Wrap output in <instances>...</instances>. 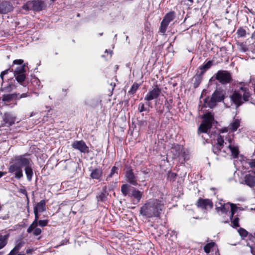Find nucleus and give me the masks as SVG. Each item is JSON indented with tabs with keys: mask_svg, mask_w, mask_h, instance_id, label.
<instances>
[{
	"mask_svg": "<svg viewBox=\"0 0 255 255\" xmlns=\"http://www.w3.org/2000/svg\"><path fill=\"white\" fill-rule=\"evenodd\" d=\"M243 50H244V51H246V49H245V48H243Z\"/></svg>",
	"mask_w": 255,
	"mask_h": 255,
	"instance_id": "nucleus-60",
	"label": "nucleus"
},
{
	"mask_svg": "<svg viewBox=\"0 0 255 255\" xmlns=\"http://www.w3.org/2000/svg\"><path fill=\"white\" fill-rule=\"evenodd\" d=\"M195 218L196 219H199V218H197H197Z\"/></svg>",
	"mask_w": 255,
	"mask_h": 255,
	"instance_id": "nucleus-62",
	"label": "nucleus"
},
{
	"mask_svg": "<svg viewBox=\"0 0 255 255\" xmlns=\"http://www.w3.org/2000/svg\"><path fill=\"white\" fill-rule=\"evenodd\" d=\"M138 111L139 112H142L143 111H145L146 110L145 107H144V105L143 103H140L139 105H138Z\"/></svg>",
	"mask_w": 255,
	"mask_h": 255,
	"instance_id": "nucleus-40",
	"label": "nucleus"
},
{
	"mask_svg": "<svg viewBox=\"0 0 255 255\" xmlns=\"http://www.w3.org/2000/svg\"><path fill=\"white\" fill-rule=\"evenodd\" d=\"M215 243L211 242L206 245L204 248V251L206 253L209 254L211 252V249L214 246Z\"/></svg>",
	"mask_w": 255,
	"mask_h": 255,
	"instance_id": "nucleus-29",
	"label": "nucleus"
},
{
	"mask_svg": "<svg viewBox=\"0 0 255 255\" xmlns=\"http://www.w3.org/2000/svg\"><path fill=\"white\" fill-rule=\"evenodd\" d=\"M99 34H100V35H101H101H102L103 33H100Z\"/></svg>",
	"mask_w": 255,
	"mask_h": 255,
	"instance_id": "nucleus-58",
	"label": "nucleus"
},
{
	"mask_svg": "<svg viewBox=\"0 0 255 255\" xmlns=\"http://www.w3.org/2000/svg\"><path fill=\"white\" fill-rule=\"evenodd\" d=\"M238 232H239V233L240 235L242 238L246 237L247 236V235H248V232L246 230H245V229H244L243 228H240Z\"/></svg>",
	"mask_w": 255,
	"mask_h": 255,
	"instance_id": "nucleus-34",
	"label": "nucleus"
},
{
	"mask_svg": "<svg viewBox=\"0 0 255 255\" xmlns=\"http://www.w3.org/2000/svg\"><path fill=\"white\" fill-rule=\"evenodd\" d=\"M103 171L101 168H96L93 170L91 173V177L93 179H99L102 176Z\"/></svg>",
	"mask_w": 255,
	"mask_h": 255,
	"instance_id": "nucleus-20",
	"label": "nucleus"
},
{
	"mask_svg": "<svg viewBox=\"0 0 255 255\" xmlns=\"http://www.w3.org/2000/svg\"><path fill=\"white\" fill-rule=\"evenodd\" d=\"M163 206L161 201L151 199L140 208V214L147 218L158 217L160 215Z\"/></svg>",
	"mask_w": 255,
	"mask_h": 255,
	"instance_id": "nucleus-1",
	"label": "nucleus"
},
{
	"mask_svg": "<svg viewBox=\"0 0 255 255\" xmlns=\"http://www.w3.org/2000/svg\"><path fill=\"white\" fill-rule=\"evenodd\" d=\"M248 164L251 168H255V158L251 159Z\"/></svg>",
	"mask_w": 255,
	"mask_h": 255,
	"instance_id": "nucleus-42",
	"label": "nucleus"
},
{
	"mask_svg": "<svg viewBox=\"0 0 255 255\" xmlns=\"http://www.w3.org/2000/svg\"><path fill=\"white\" fill-rule=\"evenodd\" d=\"M37 223L40 227H45L48 223V220H39Z\"/></svg>",
	"mask_w": 255,
	"mask_h": 255,
	"instance_id": "nucleus-39",
	"label": "nucleus"
},
{
	"mask_svg": "<svg viewBox=\"0 0 255 255\" xmlns=\"http://www.w3.org/2000/svg\"><path fill=\"white\" fill-rule=\"evenodd\" d=\"M229 205L230 206V207H231V214L230 215V219H232L235 213L237 211V207L235 204H234L233 203H229Z\"/></svg>",
	"mask_w": 255,
	"mask_h": 255,
	"instance_id": "nucleus-30",
	"label": "nucleus"
},
{
	"mask_svg": "<svg viewBox=\"0 0 255 255\" xmlns=\"http://www.w3.org/2000/svg\"><path fill=\"white\" fill-rule=\"evenodd\" d=\"M216 207L217 212L220 215L226 214L229 212V203L225 204L224 203L222 204V203L219 202L216 205Z\"/></svg>",
	"mask_w": 255,
	"mask_h": 255,
	"instance_id": "nucleus-16",
	"label": "nucleus"
},
{
	"mask_svg": "<svg viewBox=\"0 0 255 255\" xmlns=\"http://www.w3.org/2000/svg\"><path fill=\"white\" fill-rule=\"evenodd\" d=\"M224 96L222 92L216 90L212 94L211 98L207 97L205 99L206 106L210 108L214 107L217 102L223 100Z\"/></svg>",
	"mask_w": 255,
	"mask_h": 255,
	"instance_id": "nucleus-3",
	"label": "nucleus"
},
{
	"mask_svg": "<svg viewBox=\"0 0 255 255\" xmlns=\"http://www.w3.org/2000/svg\"><path fill=\"white\" fill-rule=\"evenodd\" d=\"M238 34L241 37L244 36L246 35V31L243 29H239L238 30Z\"/></svg>",
	"mask_w": 255,
	"mask_h": 255,
	"instance_id": "nucleus-41",
	"label": "nucleus"
},
{
	"mask_svg": "<svg viewBox=\"0 0 255 255\" xmlns=\"http://www.w3.org/2000/svg\"><path fill=\"white\" fill-rule=\"evenodd\" d=\"M204 121L200 125L198 130L202 132H207L212 127V122L214 120L213 115L211 113L204 115Z\"/></svg>",
	"mask_w": 255,
	"mask_h": 255,
	"instance_id": "nucleus-5",
	"label": "nucleus"
},
{
	"mask_svg": "<svg viewBox=\"0 0 255 255\" xmlns=\"http://www.w3.org/2000/svg\"><path fill=\"white\" fill-rule=\"evenodd\" d=\"M26 96H27L26 94H22L21 95L20 98H24V97H26Z\"/></svg>",
	"mask_w": 255,
	"mask_h": 255,
	"instance_id": "nucleus-51",
	"label": "nucleus"
},
{
	"mask_svg": "<svg viewBox=\"0 0 255 255\" xmlns=\"http://www.w3.org/2000/svg\"><path fill=\"white\" fill-rule=\"evenodd\" d=\"M215 78L222 84L230 83L232 80L230 72L226 70H219L216 73Z\"/></svg>",
	"mask_w": 255,
	"mask_h": 255,
	"instance_id": "nucleus-7",
	"label": "nucleus"
},
{
	"mask_svg": "<svg viewBox=\"0 0 255 255\" xmlns=\"http://www.w3.org/2000/svg\"><path fill=\"white\" fill-rule=\"evenodd\" d=\"M190 2H193V0H188Z\"/></svg>",
	"mask_w": 255,
	"mask_h": 255,
	"instance_id": "nucleus-55",
	"label": "nucleus"
},
{
	"mask_svg": "<svg viewBox=\"0 0 255 255\" xmlns=\"http://www.w3.org/2000/svg\"><path fill=\"white\" fill-rule=\"evenodd\" d=\"M142 193L138 190L134 189L132 191L131 196L136 199L137 201H139L142 197Z\"/></svg>",
	"mask_w": 255,
	"mask_h": 255,
	"instance_id": "nucleus-23",
	"label": "nucleus"
},
{
	"mask_svg": "<svg viewBox=\"0 0 255 255\" xmlns=\"http://www.w3.org/2000/svg\"><path fill=\"white\" fill-rule=\"evenodd\" d=\"M114 175V174H112V173L110 172V174L107 177V178H106V180H109L111 178H112Z\"/></svg>",
	"mask_w": 255,
	"mask_h": 255,
	"instance_id": "nucleus-48",
	"label": "nucleus"
},
{
	"mask_svg": "<svg viewBox=\"0 0 255 255\" xmlns=\"http://www.w3.org/2000/svg\"><path fill=\"white\" fill-rule=\"evenodd\" d=\"M105 52H108L107 50H106Z\"/></svg>",
	"mask_w": 255,
	"mask_h": 255,
	"instance_id": "nucleus-61",
	"label": "nucleus"
},
{
	"mask_svg": "<svg viewBox=\"0 0 255 255\" xmlns=\"http://www.w3.org/2000/svg\"><path fill=\"white\" fill-rule=\"evenodd\" d=\"M254 174L255 175V170L253 172Z\"/></svg>",
	"mask_w": 255,
	"mask_h": 255,
	"instance_id": "nucleus-59",
	"label": "nucleus"
},
{
	"mask_svg": "<svg viewBox=\"0 0 255 255\" xmlns=\"http://www.w3.org/2000/svg\"><path fill=\"white\" fill-rule=\"evenodd\" d=\"M212 66V61H209L207 63H206L203 65L201 66L200 67V70H202L203 72L206 71L208 69H209Z\"/></svg>",
	"mask_w": 255,
	"mask_h": 255,
	"instance_id": "nucleus-31",
	"label": "nucleus"
},
{
	"mask_svg": "<svg viewBox=\"0 0 255 255\" xmlns=\"http://www.w3.org/2000/svg\"><path fill=\"white\" fill-rule=\"evenodd\" d=\"M198 207L201 208L203 209L207 210L208 209H212L213 207L212 202L209 199H203L200 198L197 202Z\"/></svg>",
	"mask_w": 255,
	"mask_h": 255,
	"instance_id": "nucleus-15",
	"label": "nucleus"
},
{
	"mask_svg": "<svg viewBox=\"0 0 255 255\" xmlns=\"http://www.w3.org/2000/svg\"><path fill=\"white\" fill-rule=\"evenodd\" d=\"M223 151L225 152V153H228L227 151L226 150H224Z\"/></svg>",
	"mask_w": 255,
	"mask_h": 255,
	"instance_id": "nucleus-54",
	"label": "nucleus"
},
{
	"mask_svg": "<svg viewBox=\"0 0 255 255\" xmlns=\"http://www.w3.org/2000/svg\"><path fill=\"white\" fill-rule=\"evenodd\" d=\"M25 156L26 155H22L16 156L14 158L15 160L19 164L21 167H26L31 165L30 158H27Z\"/></svg>",
	"mask_w": 255,
	"mask_h": 255,
	"instance_id": "nucleus-14",
	"label": "nucleus"
},
{
	"mask_svg": "<svg viewBox=\"0 0 255 255\" xmlns=\"http://www.w3.org/2000/svg\"><path fill=\"white\" fill-rule=\"evenodd\" d=\"M125 177L127 181L129 183L133 185H136L137 184L136 177L132 169H128L127 171Z\"/></svg>",
	"mask_w": 255,
	"mask_h": 255,
	"instance_id": "nucleus-17",
	"label": "nucleus"
},
{
	"mask_svg": "<svg viewBox=\"0 0 255 255\" xmlns=\"http://www.w3.org/2000/svg\"><path fill=\"white\" fill-rule=\"evenodd\" d=\"M130 191V186L128 184H123L121 187V192L124 196H127Z\"/></svg>",
	"mask_w": 255,
	"mask_h": 255,
	"instance_id": "nucleus-25",
	"label": "nucleus"
},
{
	"mask_svg": "<svg viewBox=\"0 0 255 255\" xmlns=\"http://www.w3.org/2000/svg\"><path fill=\"white\" fill-rule=\"evenodd\" d=\"M13 9L12 6L8 1H4L0 3V13H6Z\"/></svg>",
	"mask_w": 255,
	"mask_h": 255,
	"instance_id": "nucleus-18",
	"label": "nucleus"
},
{
	"mask_svg": "<svg viewBox=\"0 0 255 255\" xmlns=\"http://www.w3.org/2000/svg\"><path fill=\"white\" fill-rule=\"evenodd\" d=\"M161 93V90L157 85H156L151 90H150L145 96V101H150L157 99Z\"/></svg>",
	"mask_w": 255,
	"mask_h": 255,
	"instance_id": "nucleus-10",
	"label": "nucleus"
},
{
	"mask_svg": "<svg viewBox=\"0 0 255 255\" xmlns=\"http://www.w3.org/2000/svg\"><path fill=\"white\" fill-rule=\"evenodd\" d=\"M51 0V1H55V0Z\"/></svg>",
	"mask_w": 255,
	"mask_h": 255,
	"instance_id": "nucleus-63",
	"label": "nucleus"
},
{
	"mask_svg": "<svg viewBox=\"0 0 255 255\" xmlns=\"http://www.w3.org/2000/svg\"><path fill=\"white\" fill-rule=\"evenodd\" d=\"M244 181L247 185L251 187H255V176L247 174L244 177Z\"/></svg>",
	"mask_w": 255,
	"mask_h": 255,
	"instance_id": "nucleus-19",
	"label": "nucleus"
},
{
	"mask_svg": "<svg viewBox=\"0 0 255 255\" xmlns=\"http://www.w3.org/2000/svg\"><path fill=\"white\" fill-rule=\"evenodd\" d=\"M33 252L32 249H27L26 251L27 254L31 253Z\"/></svg>",
	"mask_w": 255,
	"mask_h": 255,
	"instance_id": "nucleus-49",
	"label": "nucleus"
},
{
	"mask_svg": "<svg viewBox=\"0 0 255 255\" xmlns=\"http://www.w3.org/2000/svg\"><path fill=\"white\" fill-rule=\"evenodd\" d=\"M224 143L227 144V142H224V139L221 135H218L217 138V142L213 145L212 150L214 154L218 155L223 148Z\"/></svg>",
	"mask_w": 255,
	"mask_h": 255,
	"instance_id": "nucleus-12",
	"label": "nucleus"
},
{
	"mask_svg": "<svg viewBox=\"0 0 255 255\" xmlns=\"http://www.w3.org/2000/svg\"><path fill=\"white\" fill-rule=\"evenodd\" d=\"M232 224H233L234 227H238L239 226V219L238 217H236L234 219H231Z\"/></svg>",
	"mask_w": 255,
	"mask_h": 255,
	"instance_id": "nucleus-35",
	"label": "nucleus"
},
{
	"mask_svg": "<svg viewBox=\"0 0 255 255\" xmlns=\"http://www.w3.org/2000/svg\"><path fill=\"white\" fill-rule=\"evenodd\" d=\"M228 144H227V149L229 150L231 153L233 158H237L239 154L238 146L233 142V140L231 138L228 139Z\"/></svg>",
	"mask_w": 255,
	"mask_h": 255,
	"instance_id": "nucleus-11",
	"label": "nucleus"
},
{
	"mask_svg": "<svg viewBox=\"0 0 255 255\" xmlns=\"http://www.w3.org/2000/svg\"><path fill=\"white\" fill-rule=\"evenodd\" d=\"M16 95L14 94H10L4 95L2 97L3 101L9 102L16 97Z\"/></svg>",
	"mask_w": 255,
	"mask_h": 255,
	"instance_id": "nucleus-27",
	"label": "nucleus"
},
{
	"mask_svg": "<svg viewBox=\"0 0 255 255\" xmlns=\"http://www.w3.org/2000/svg\"><path fill=\"white\" fill-rule=\"evenodd\" d=\"M11 163V164L8 167V172L9 173L15 172V178L18 179L21 178L23 176L21 167L14 159Z\"/></svg>",
	"mask_w": 255,
	"mask_h": 255,
	"instance_id": "nucleus-8",
	"label": "nucleus"
},
{
	"mask_svg": "<svg viewBox=\"0 0 255 255\" xmlns=\"http://www.w3.org/2000/svg\"><path fill=\"white\" fill-rule=\"evenodd\" d=\"M3 175V173L0 172V177H1Z\"/></svg>",
	"mask_w": 255,
	"mask_h": 255,
	"instance_id": "nucleus-52",
	"label": "nucleus"
},
{
	"mask_svg": "<svg viewBox=\"0 0 255 255\" xmlns=\"http://www.w3.org/2000/svg\"><path fill=\"white\" fill-rule=\"evenodd\" d=\"M45 202L44 200H41L37 204L35 205L34 208V210L39 212H42L45 211Z\"/></svg>",
	"mask_w": 255,
	"mask_h": 255,
	"instance_id": "nucleus-21",
	"label": "nucleus"
},
{
	"mask_svg": "<svg viewBox=\"0 0 255 255\" xmlns=\"http://www.w3.org/2000/svg\"><path fill=\"white\" fill-rule=\"evenodd\" d=\"M44 1L39 0L28 1L23 6V8L26 10H33L40 11L45 7Z\"/></svg>",
	"mask_w": 255,
	"mask_h": 255,
	"instance_id": "nucleus-6",
	"label": "nucleus"
},
{
	"mask_svg": "<svg viewBox=\"0 0 255 255\" xmlns=\"http://www.w3.org/2000/svg\"><path fill=\"white\" fill-rule=\"evenodd\" d=\"M25 72V65H20L17 67L14 71V74L24 73Z\"/></svg>",
	"mask_w": 255,
	"mask_h": 255,
	"instance_id": "nucleus-28",
	"label": "nucleus"
},
{
	"mask_svg": "<svg viewBox=\"0 0 255 255\" xmlns=\"http://www.w3.org/2000/svg\"><path fill=\"white\" fill-rule=\"evenodd\" d=\"M169 153L171 154L173 159L179 158V160H185L186 154L183 147L180 145L173 146Z\"/></svg>",
	"mask_w": 255,
	"mask_h": 255,
	"instance_id": "nucleus-4",
	"label": "nucleus"
},
{
	"mask_svg": "<svg viewBox=\"0 0 255 255\" xmlns=\"http://www.w3.org/2000/svg\"><path fill=\"white\" fill-rule=\"evenodd\" d=\"M138 88V85L137 84H134L131 87L129 93L134 94Z\"/></svg>",
	"mask_w": 255,
	"mask_h": 255,
	"instance_id": "nucleus-36",
	"label": "nucleus"
},
{
	"mask_svg": "<svg viewBox=\"0 0 255 255\" xmlns=\"http://www.w3.org/2000/svg\"><path fill=\"white\" fill-rule=\"evenodd\" d=\"M24 255V254H18V255Z\"/></svg>",
	"mask_w": 255,
	"mask_h": 255,
	"instance_id": "nucleus-56",
	"label": "nucleus"
},
{
	"mask_svg": "<svg viewBox=\"0 0 255 255\" xmlns=\"http://www.w3.org/2000/svg\"><path fill=\"white\" fill-rule=\"evenodd\" d=\"M240 122L239 120H235L234 122L230 124V129H231L232 131H235L237 130V129L240 126Z\"/></svg>",
	"mask_w": 255,
	"mask_h": 255,
	"instance_id": "nucleus-24",
	"label": "nucleus"
},
{
	"mask_svg": "<svg viewBox=\"0 0 255 255\" xmlns=\"http://www.w3.org/2000/svg\"><path fill=\"white\" fill-rule=\"evenodd\" d=\"M12 90V88L11 85L8 84L7 86L2 88L0 90L1 91H6V92H11Z\"/></svg>",
	"mask_w": 255,
	"mask_h": 255,
	"instance_id": "nucleus-38",
	"label": "nucleus"
},
{
	"mask_svg": "<svg viewBox=\"0 0 255 255\" xmlns=\"http://www.w3.org/2000/svg\"><path fill=\"white\" fill-rule=\"evenodd\" d=\"M118 167H117L116 166H114L112 167V168L111 170V173H112V174H114V175L115 174H118Z\"/></svg>",
	"mask_w": 255,
	"mask_h": 255,
	"instance_id": "nucleus-46",
	"label": "nucleus"
},
{
	"mask_svg": "<svg viewBox=\"0 0 255 255\" xmlns=\"http://www.w3.org/2000/svg\"><path fill=\"white\" fill-rule=\"evenodd\" d=\"M176 176L177 175L175 173L169 172L168 173V178H169L170 180L174 181L175 180Z\"/></svg>",
	"mask_w": 255,
	"mask_h": 255,
	"instance_id": "nucleus-37",
	"label": "nucleus"
},
{
	"mask_svg": "<svg viewBox=\"0 0 255 255\" xmlns=\"http://www.w3.org/2000/svg\"><path fill=\"white\" fill-rule=\"evenodd\" d=\"M72 147L76 149L79 150L81 152L88 153L89 148L83 140L75 141L72 144Z\"/></svg>",
	"mask_w": 255,
	"mask_h": 255,
	"instance_id": "nucleus-13",
	"label": "nucleus"
},
{
	"mask_svg": "<svg viewBox=\"0 0 255 255\" xmlns=\"http://www.w3.org/2000/svg\"><path fill=\"white\" fill-rule=\"evenodd\" d=\"M24 171L26 175L27 179L30 181L33 176V170L31 167V165L25 167Z\"/></svg>",
	"mask_w": 255,
	"mask_h": 255,
	"instance_id": "nucleus-22",
	"label": "nucleus"
},
{
	"mask_svg": "<svg viewBox=\"0 0 255 255\" xmlns=\"http://www.w3.org/2000/svg\"><path fill=\"white\" fill-rule=\"evenodd\" d=\"M3 253V252H0V255H2Z\"/></svg>",
	"mask_w": 255,
	"mask_h": 255,
	"instance_id": "nucleus-57",
	"label": "nucleus"
},
{
	"mask_svg": "<svg viewBox=\"0 0 255 255\" xmlns=\"http://www.w3.org/2000/svg\"><path fill=\"white\" fill-rule=\"evenodd\" d=\"M38 223H36L35 221H33V223L29 226L27 229V232L28 233H31L33 230H34L35 228L37 227Z\"/></svg>",
	"mask_w": 255,
	"mask_h": 255,
	"instance_id": "nucleus-33",
	"label": "nucleus"
},
{
	"mask_svg": "<svg viewBox=\"0 0 255 255\" xmlns=\"http://www.w3.org/2000/svg\"><path fill=\"white\" fill-rule=\"evenodd\" d=\"M15 79L18 83H22L25 79V75L24 73H20L19 74H14Z\"/></svg>",
	"mask_w": 255,
	"mask_h": 255,
	"instance_id": "nucleus-26",
	"label": "nucleus"
},
{
	"mask_svg": "<svg viewBox=\"0 0 255 255\" xmlns=\"http://www.w3.org/2000/svg\"><path fill=\"white\" fill-rule=\"evenodd\" d=\"M41 233V230L39 228H35L33 235L35 236H38Z\"/></svg>",
	"mask_w": 255,
	"mask_h": 255,
	"instance_id": "nucleus-45",
	"label": "nucleus"
},
{
	"mask_svg": "<svg viewBox=\"0 0 255 255\" xmlns=\"http://www.w3.org/2000/svg\"><path fill=\"white\" fill-rule=\"evenodd\" d=\"M23 60L22 59L14 60L13 61V64L20 65V66L23 63Z\"/></svg>",
	"mask_w": 255,
	"mask_h": 255,
	"instance_id": "nucleus-43",
	"label": "nucleus"
},
{
	"mask_svg": "<svg viewBox=\"0 0 255 255\" xmlns=\"http://www.w3.org/2000/svg\"><path fill=\"white\" fill-rule=\"evenodd\" d=\"M174 17L175 13L173 11H170L165 15L161 22L160 31L161 33H164L165 32L169 23L173 20Z\"/></svg>",
	"mask_w": 255,
	"mask_h": 255,
	"instance_id": "nucleus-9",
	"label": "nucleus"
},
{
	"mask_svg": "<svg viewBox=\"0 0 255 255\" xmlns=\"http://www.w3.org/2000/svg\"><path fill=\"white\" fill-rule=\"evenodd\" d=\"M104 194H101V195L99 196V198H100V199L101 200H103V197H104Z\"/></svg>",
	"mask_w": 255,
	"mask_h": 255,
	"instance_id": "nucleus-50",
	"label": "nucleus"
},
{
	"mask_svg": "<svg viewBox=\"0 0 255 255\" xmlns=\"http://www.w3.org/2000/svg\"><path fill=\"white\" fill-rule=\"evenodd\" d=\"M38 212H39L34 210V216H35V220L34 221H35L36 223H38L37 221L39 218Z\"/></svg>",
	"mask_w": 255,
	"mask_h": 255,
	"instance_id": "nucleus-47",
	"label": "nucleus"
},
{
	"mask_svg": "<svg viewBox=\"0 0 255 255\" xmlns=\"http://www.w3.org/2000/svg\"><path fill=\"white\" fill-rule=\"evenodd\" d=\"M2 238H3V236H2L0 234V239H2Z\"/></svg>",
	"mask_w": 255,
	"mask_h": 255,
	"instance_id": "nucleus-53",
	"label": "nucleus"
},
{
	"mask_svg": "<svg viewBox=\"0 0 255 255\" xmlns=\"http://www.w3.org/2000/svg\"><path fill=\"white\" fill-rule=\"evenodd\" d=\"M7 237L6 236H3V238L0 239V250L3 248L7 244Z\"/></svg>",
	"mask_w": 255,
	"mask_h": 255,
	"instance_id": "nucleus-32",
	"label": "nucleus"
},
{
	"mask_svg": "<svg viewBox=\"0 0 255 255\" xmlns=\"http://www.w3.org/2000/svg\"><path fill=\"white\" fill-rule=\"evenodd\" d=\"M250 93L248 90L244 87H241L239 91H236L232 95L231 98L233 101L238 107L244 103L248 101Z\"/></svg>",
	"mask_w": 255,
	"mask_h": 255,
	"instance_id": "nucleus-2",
	"label": "nucleus"
},
{
	"mask_svg": "<svg viewBox=\"0 0 255 255\" xmlns=\"http://www.w3.org/2000/svg\"><path fill=\"white\" fill-rule=\"evenodd\" d=\"M9 70V69H6L2 72H1L0 75V77L2 81H3V76L4 75L7 74L8 73V71Z\"/></svg>",
	"mask_w": 255,
	"mask_h": 255,
	"instance_id": "nucleus-44",
	"label": "nucleus"
}]
</instances>
